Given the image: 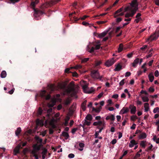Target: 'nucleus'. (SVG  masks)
<instances>
[{
	"instance_id": "nucleus-1",
	"label": "nucleus",
	"mask_w": 159,
	"mask_h": 159,
	"mask_svg": "<svg viewBox=\"0 0 159 159\" xmlns=\"http://www.w3.org/2000/svg\"><path fill=\"white\" fill-rule=\"evenodd\" d=\"M77 92V90L75 87L74 82H71L65 91L64 93L71 97L75 96Z\"/></svg>"
},
{
	"instance_id": "nucleus-2",
	"label": "nucleus",
	"mask_w": 159,
	"mask_h": 159,
	"mask_svg": "<svg viewBox=\"0 0 159 159\" xmlns=\"http://www.w3.org/2000/svg\"><path fill=\"white\" fill-rule=\"evenodd\" d=\"M43 146L42 144H38L36 143L33 145V149L31 151V153L35 158V159H39L38 155L39 154L40 152H39L40 150L41 147Z\"/></svg>"
},
{
	"instance_id": "nucleus-3",
	"label": "nucleus",
	"mask_w": 159,
	"mask_h": 159,
	"mask_svg": "<svg viewBox=\"0 0 159 159\" xmlns=\"http://www.w3.org/2000/svg\"><path fill=\"white\" fill-rule=\"evenodd\" d=\"M130 6L126 7L125 9V11L128 10H134L136 9V11L138 9V4L137 0H133L131 3H130Z\"/></svg>"
},
{
	"instance_id": "nucleus-4",
	"label": "nucleus",
	"mask_w": 159,
	"mask_h": 159,
	"mask_svg": "<svg viewBox=\"0 0 159 159\" xmlns=\"http://www.w3.org/2000/svg\"><path fill=\"white\" fill-rule=\"evenodd\" d=\"M91 76L94 79H98L102 82L103 81V80L102 79L103 76L102 75H100L98 70H92L91 72Z\"/></svg>"
},
{
	"instance_id": "nucleus-5",
	"label": "nucleus",
	"mask_w": 159,
	"mask_h": 159,
	"mask_svg": "<svg viewBox=\"0 0 159 159\" xmlns=\"http://www.w3.org/2000/svg\"><path fill=\"white\" fill-rule=\"evenodd\" d=\"M48 119H46L45 117L44 119L45 120H46L45 122V126H46V125L48 123H49V125L52 129H54L56 128V126L54 123L55 119L54 118H52L51 120L48 121V119L49 118H48Z\"/></svg>"
},
{
	"instance_id": "nucleus-6",
	"label": "nucleus",
	"mask_w": 159,
	"mask_h": 159,
	"mask_svg": "<svg viewBox=\"0 0 159 159\" xmlns=\"http://www.w3.org/2000/svg\"><path fill=\"white\" fill-rule=\"evenodd\" d=\"M159 37V31H156L148 39V41H151L157 39Z\"/></svg>"
},
{
	"instance_id": "nucleus-7",
	"label": "nucleus",
	"mask_w": 159,
	"mask_h": 159,
	"mask_svg": "<svg viewBox=\"0 0 159 159\" xmlns=\"http://www.w3.org/2000/svg\"><path fill=\"white\" fill-rule=\"evenodd\" d=\"M34 19L35 20H39L40 19L39 16L43 14V12L40 11H37L34 8Z\"/></svg>"
},
{
	"instance_id": "nucleus-8",
	"label": "nucleus",
	"mask_w": 159,
	"mask_h": 159,
	"mask_svg": "<svg viewBox=\"0 0 159 159\" xmlns=\"http://www.w3.org/2000/svg\"><path fill=\"white\" fill-rule=\"evenodd\" d=\"M80 84L84 92L85 93V91H87V89L88 85V83L85 81L82 80L80 82Z\"/></svg>"
},
{
	"instance_id": "nucleus-9",
	"label": "nucleus",
	"mask_w": 159,
	"mask_h": 159,
	"mask_svg": "<svg viewBox=\"0 0 159 159\" xmlns=\"http://www.w3.org/2000/svg\"><path fill=\"white\" fill-rule=\"evenodd\" d=\"M115 62L114 58L108 60L105 63V65L108 67L112 66Z\"/></svg>"
},
{
	"instance_id": "nucleus-10",
	"label": "nucleus",
	"mask_w": 159,
	"mask_h": 159,
	"mask_svg": "<svg viewBox=\"0 0 159 159\" xmlns=\"http://www.w3.org/2000/svg\"><path fill=\"white\" fill-rule=\"evenodd\" d=\"M46 93V91L43 90L40 93V95L42 97L45 98L46 100L49 99L50 98V96L49 94L46 96L45 95Z\"/></svg>"
},
{
	"instance_id": "nucleus-11",
	"label": "nucleus",
	"mask_w": 159,
	"mask_h": 159,
	"mask_svg": "<svg viewBox=\"0 0 159 159\" xmlns=\"http://www.w3.org/2000/svg\"><path fill=\"white\" fill-rule=\"evenodd\" d=\"M110 30V28H109L108 30H106L102 33L98 34V37L99 38H102L105 37Z\"/></svg>"
},
{
	"instance_id": "nucleus-12",
	"label": "nucleus",
	"mask_w": 159,
	"mask_h": 159,
	"mask_svg": "<svg viewBox=\"0 0 159 159\" xmlns=\"http://www.w3.org/2000/svg\"><path fill=\"white\" fill-rule=\"evenodd\" d=\"M129 11H130L131 12L130 13H126L125 15V17L126 18H128L129 17H132L134 15V14L136 13V9H135L134 10H131Z\"/></svg>"
},
{
	"instance_id": "nucleus-13",
	"label": "nucleus",
	"mask_w": 159,
	"mask_h": 159,
	"mask_svg": "<svg viewBox=\"0 0 159 159\" xmlns=\"http://www.w3.org/2000/svg\"><path fill=\"white\" fill-rule=\"evenodd\" d=\"M141 14L140 13H138L136 15L135 17L136 19L134 20V22L136 23H138L139 22L142 20V19L141 17Z\"/></svg>"
},
{
	"instance_id": "nucleus-14",
	"label": "nucleus",
	"mask_w": 159,
	"mask_h": 159,
	"mask_svg": "<svg viewBox=\"0 0 159 159\" xmlns=\"http://www.w3.org/2000/svg\"><path fill=\"white\" fill-rule=\"evenodd\" d=\"M147 135L145 132H141L138 136V138L139 139H145L147 137Z\"/></svg>"
},
{
	"instance_id": "nucleus-15",
	"label": "nucleus",
	"mask_w": 159,
	"mask_h": 159,
	"mask_svg": "<svg viewBox=\"0 0 159 159\" xmlns=\"http://www.w3.org/2000/svg\"><path fill=\"white\" fill-rule=\"evenodd\" d=\"M115 119V116L114 115L110 114L107 116L106 119L107 120H110L112 121H113Z\"/></svg>"
},
{
	"instance_id": "nucleus-16",
	"label": "nucleus",
	"mask_w": 159,
	"mask_h": 159,
	"mask_svg": "<svg viewBox=\"0 0 159 159\" xmlns=\"http://www.w3.org/2000/svg\"><path fill=\"white\" fill-rule=\"evenodd\" d=\"M137 143L136 142V141L134 139L131 140L129 144V147L130 148L133 147L134 145H136Z\"/></svg>"
},
{
	"instance_id": "nucleus-17",
	"label": "nucleus",
	"mask_w": 159,
	"mask_h": 159,
	"mask_svg": "<svg viewBox=\"0 0 159 159\" xmlns=\"http://www.w3.org/2000/svg\"><path fill=\"white\" fill-rule=\"evenodd\" d=\"M36 124L37 125L42 126L44 125V121L43 120L37 119L36 121Z\"/></svg>"
},
{
	"instance_id": "nucleus-18",
	"label": "nucleus",
	"mask_w": 159,
	"mask_h": 159,
	"mask_svg": "<svg viewBox=\"0 0 159 159\" xmlns=\"http://www.w3.org/2000/svg\"><path fill=\"white\" fill-rule=\"evenodd\" d=\"M139 58L136 59L132 63V66L134 67H136L138 64L139 63Z\"/></svg>"
},
{
	"instance_id": "nucleus-19",
	"label": "nucleus",
	"mask_w": 159,
	"mask_h": 159,
	"mask_svg": "<svg viewBox=\"0 0 159 159\" xmlns=\"http://www.w3.org/2000/svg\"><path fill=\"white\" fill-rule=\"evenodd\" d=\"M130 112L132 114H134L136 112V107L134 106H131L130 107Z\"/></svg>"
},
{
	"instance_id": "nucleus-20",
	"label": "nucleus",
	"mask_w": 159,
	"mask_h": 159,
	"mask_svg": "<svg viewBox=\"0 0 159 159\" xmlns=\"http://www.w3.org/2000/svg\"><path fill=\"white\" fill-rule=\"evenodd\" d=\"M148 77L149 81L150 82H152L154 79V76L153 73H150L148 75Z\"/></svg>"
},
{
	"instance_id": "nucleus-21",
	"label": "nucleus",
	"mask_w": 159,
	"mask_h": 159,
	"mask_svg": "<svg viewBox=\"0 0 159 159\" xmlns=\"http://www.w3.org/2000/svg\"><path fill=\"white\" fill-rule=\"evenodd\" d=\"M129 111V110L128 108H123L120 111V114H124L128 112Z\"/></svg>"
},
{
	"instance_id": "nucleus-22",
	"label": "nucleus",
	"mask_w": 159,
	"mask_h": 159,
	"mask_svg": "<svg viewBox=\"0 0 159 159\" xmlns=\"http://www.w3.org/2000/svg\"><path fill=\"white\" fill-rule=\"evenodd\" d=\"M48 87L50 89L51 91L52 92L55 90L57 89V88L53 84H51L48 86Z\"/></svg>"
},
{
	"instance_id": "nucleus-23",
	"label": "nucleus",
	"mask_w": 159,
	"mask_h": 159,
	"mask_svg": "<svg viewBox=\"0 0 159 159\" xmlns=\"http://www.w3.org/2000/svg\"><path fill=\"white\" fill-rule=\"evenodd\" d=\"M86 102L87 101L85 100L84 101L81 105V108L84 111H85L86 110Z\"/></svg>"
},
{
	"instance_id": "nucleus-24",
	"label": "nucleus",
	"mask_w": 159,
	"mask_h": 159,
	"mask_svg": "<svg viewBox=\"0 0 159 159\" xmlns=\"http://www.w3.org/2000/svg\"><path fill=\"white\" fill-rule=\"evenodd\" d=\"M144 111L147 112L149 110V105L148 103H145L144 104Z\"/></svg>"
},
{
	"instance_id": "nucleus-25",
	"label": "nucleus",
	"mask_w": 159,
	"mask_h": 159,
	"mask_svg": "<svg viewBox=\"0 0 159 159\" xmlns=\"http://www.w3.org/2000/svg\"><path fill=\"white\" fill-rule=\"evenodd\" d=\"M102 108V107L100 106L97 108H96L93 107L92 108V110L93 111H95L96 113H99L101 111Z\"/></svg>"
},
{
	"instance_id": "nucleus-26",
	"label": "nucleus",
	"mask_w": 159,
	"mask_h": 159,
	"mask_svg": "<svg viewBox=\"0 0 159 159\" xmlns=\"http://www.w3.org/2000/svg\"><path fill=\"white\" fill-rule=\"evenodd\" d=\"M122 68L120 64H118L116 66L115 68L114 69V70L115 71H119L122 69Z\"/></svg>"
},
{
	"instance_id": "nucleus-27",
	"label": "nucleus",
	"mask_w": 159,
	"mask_h": 159,
	"mask_svg": "<svg viewBox=\"0 0 159 159\" xmlns=\"http://www.w3.org/2000/svg\"><path fill=\"white\" fill-rule=\"evenodd\" d=\"M103 122H102V121H96L94 122L93 123V125L94 126H97V125H99L100 126H101V125L103 124Z\"/></svg>"
},
{
	"instance_id": "nucleus-28",
	"label": "nucleus",
	"mask_w": 159,
	"mask_h": 159,
	"mask_svg": "<svg viewBox=\"0 0 159 159\" xmlns=\"http://www.w3.org/2000/svg\"><path fill=\"white\" fill-rule=\"evenodd\" d=\"M35 139L37 141L38 143H40V144H42L43 140L42 139L40 138L38 136H36L35 137Z\"/></svg>"
},
{
	"instance_id": "nucleus-29",
	"label": "nucleus",
	"mask_w": 159,
	"mask_h": 159,
	"mask_svg": "<svg viewBox=\"0 0 159 159\" xmlns=\"http://www.w3.org/2000/svg\"><path fill=\"white\" fill-rule=\"evenodd\" d=\"M95 49V48L93 47H92L90 49L89 45L87 46V50L90 53L94 52Z\"/></svg>"
},
{
	"instance_id": "nucleus-30",
	"label": "nucleus",
	"mask_w": 159,
	"mask_h": 159,
	"mask_svg": "<svg viewBox=\"0 0 159 159\" xmlns=\"http://www.w3.org/2000/svg\"><path fill=\"white\" fill-rule=\"evenodd\" d=\"M79 145L80 148L79 149V150L80 151H82L84 147V143H79Z\"/></svg>"
},
{
	"instance_id": "nucleus-31",
	"label": "nucleus",
	"mask_w": 159,
	"mask_h": 159,
	"mask_svg": "<svg viewBox=\"0 0 159 159\" xmlns=\"http://www.w3.org/2000/svg\"><path fill=\"white\" fill-rule=\"evenodd\" d=\"M123 49V45L122 43L120 44L118 49V52L119 53L121 52Z\"/></svg>"
},
{
	"instance_id": "nucleus-32",
	"label": "nucleus",
	"mask_w": 159,
	"mask_h": 159,
	"mask_svg": "<svg viewBox=\"0 0 159 159\" xmlns=\"http://www.w3.org/2000/svg\"><path fill=\"white\" fill-rule=\"evenodd\" d=\"M106 124L105 122H103V124L101 125L102 127L99 128V133H100L102 130L105 128Z\"/></svg>"
},
{
	"instance_id": "nucleus-33",
	"label": "nucleus",
	"mask_w": 159,
	"mask_h": 159,
	"mask_svg": "<svg viewBox=\"0 0 159 159\" xmlns=\"http://www.w3.org/2000/svg\"><path fill=\"white\" fill-rule=\"evenodd\" d=\"M62 135L65 137L66 139H68L69 137V134L67 132H66L63 131L62 132Z\"/></svg>"
},
{
	"instance_id": "nucleus-34",
	"label": "nucleus",
	"mask_w": 159,
	"mask_h": 159,
	"mask_svg": "<svg viewBox=\"0 0 159 159\" xmlns=\"http://www.w3.org/2000/svg\"><path fill=\"white\" fill-rule=\"evenodd\" d=\"M6 76H7V73H6V71L5 70L2 71L1 74V75H0L1 77L2 78H5L6 77Z\"/></svg>"
},
{
	"instance_id": "nucleus-35",
	"label": "nucleus",
	"mask_w": 159,
	"mask_h": 159,
	"mask_svg": "<svg viewBox=\"0 0 159 159\" xmlns=\"http://www.w3.org/2000/svg\"><path fill=\"white\" fill-rule=\"evenodd\" d=\"M146 141H142L140 143V145L143 148H145L146 146Z\"/></svg>"
},
{
	"instance_id": "nucleus-36",
	"label": "nucleus",
	"mask_w": 159,
	"mask_h": 159,
	"mask_svg": "<svg viewBox=\"0 0 159 159\" xmlns=\"http://www.w3.org/2000/svg\"><path fill=\"white\" fill-rule=\"evenodd\" d=\"M21 131V129L20 128L18 127L17 128V130L15 132V134L16 136H18L20 133Z\"/></svg>"
},
{
	"instance_id": "nucleus-37",
	"label": "nucleus",
	"mask_w": 159,
	"mask_h": 159,
	"mask_svg": "<svg viewBox=\"0 0 159 159\" xmlns=\"http://www.w3.org/2000/svg\"><path fill=\"white\" fill-rule=\"evenodd\" d=\"M71 102V100L69 98L66 99L64 102V104L65 105H67L70 104Z\"/></svg>"
},
{
	"instance_id": "nucleus-38",
	"label": "nucleus",
	"mask_w": 159,
	"mask_h": 159,
	"mask_svg": "<svg viewBox=\"0 0 159 159\" xmlns=\"http://www.w3.org/2000/svg\"><path fill=\"white\" fill-rule=\"evenodd\" d=\"M92 119V117L90 114L88 115L85 117V119L88 120L90 121Z\"/></svg>"
},
{
	"instance_id": "nucleus-39",
	"label": "nucleus",
	"mask_w": 159,
	"mask_h": 159,
	"mask_svg": "<svg viewBox=\"0 0 159 159\" xmlns=\"http://www.w3.org/2000/svg\"><path fill=\"white\" fill-rule=\"evenodd\" d=\"M143 101L145 102H148L149 101V98L148 97L146 96H143L142 97Z\"/></svg>"
},
{
	"instance_id": "nucleus-40",
	"label": "nucleus",
	"mask_w": 159,
	"mask_h": 159,
	"mask_svg": "<svg viewBox=\"0 0 159 159\" xmlns=\"http://www.w3.org/2000/svg\"><path fill=\"white\" fill-rule=\"evenodd\" d=\"M95 91L93 87H91L90 89L87 91H85V93H91L94 92Z\"/></svg>"
},
{
	"instance_id": "nucleus-41",
	"label": "nucleus",
	"mask_w": 159,
	"mask_h": 159,
	"mask_svg": "<svg viewBox=\"0 0 159 159\" xmlns=\"http://www.w3.org/2000/svg\"><path fill=\"white\" fill-rule=\"evenodd\" d=\"M52 108H50L48 109L47 111V114L46 115V117L48 118L50 116V113L52 111Z\"/></svg>"
},
{
	"instance_id": "nucleus-42",
	"label": "nucleus",
	"mask_w": 159,
	"mask_h": 159,
	"mask_svg": "<svg viewBox=\"0 0 159 159\" xmlns=\"http://www.w3.org/2000/svg\"><path fill=\"white\" fill-rule=\"evenodd\" d=\"M134 54V52L133 51L129 53H128L127 55V57L128 58H131L133 56V55Z\"/></svg>"
},
{
	"instance_id": "nucleus-43",
	"label": "nucleus",
	"mask_w": 159,
	"mask_h": 159,
	"mask_svg": "<svg viewBox=\"0 0 159 159\" xmlns=\"http://www.w3.org/2000/svg\"><path fill=\"white\" fill-rule=\"evenodd\" d=\"M39 2V1L38 0H35V2H32L31 3V6L33 7H34L35 5L37 4Z\"/></svg>"
},
{
	"instance_id": "nucleus-44",
	"label": "nucleus",
	"mask_w": 159,
	"mask_h": 159,
	"mask_svg": "<svg viewBox=\"0 0 159 159\" xmlns=\"http://www.w3.org/2000/svg\"><path fill=\"white\" fill-rule=\"evenodd\" d=\"M56 102L55 101H53L52 102L51 104H48V105L49 107H52L55 104Z\"/></svg>"
},
{
	"instance_id": "nucleus-45",
	"label": "nucleus",
	"mask_w": 159,
	"mask_h": 159,
	"mask_svg": "<svg viewBox=\"0 0 159 159\" xmlns=\"http://www.w3.org/2000/svg\"><path fill=\"white\" fill-rule=\"evenodd\" d=\"M124 15V13L123 12H121L119 14H114V17L115 18H117L118 16H122Z\"/></svg>"
},
{
	"instance_id": "nucleus-46",
	"label": "nucleus",
	"mask_w": 159,
	"mask_h": 159,
	"mask_svg": "<svg viewBox=\"0 0 159 159\" xmlns=\"http://www.w3.org/2000/svg\"><path fill=\"white\" fill-rule=\"evenodd\" d=\"M84 124L85 125H90L91 122L89 120L88 121L87 120L84 119Z\"/></svg>"
},
{
	"instance_id": "nucleus-47",
	"label": "nucleus",
	"mask_w": 159,
	"mask_h": 159,
	"mask_svg": "<svg viewBox=\"0 0 159 159\" xmlns=\"http://www.w3.org/2000/svg\"><path fill=\"white\" fill-rule=\"evenodd\" d=\"M82 67V66L80 65H78L74 67H72L71 68H75V69H80Z\"/></svg>"
},
{
	"instance_id": "nucleus-48",
	"label": "nucleus",
	"mask_w": 159,
	"mask_h": 159,
	"mask_svg": "<svg viewBox=\"0 0 159 159\" xmlns=\"http://www.w3.org/2000/svg\"><path fill=\"white\" fill-rule=\"evenodd\" d=\"M88 16L86 15L84 16L83 17H81L80 18H79V19H77L76 18H75L76 20H78L80 19H81V20H84Z\"/></svg>"
},
{
	"instance_id": "nucleus-49",
	"label": "nucleus",
	"mask_w": 159,
	"mask_h": 159,
	"mask_svg": "<svg viewBox=\"0 0 159 159\" xmlns=\"http://www.w3.org/2000/svg\"><path fill=\"white\" fill-rule=\"evenodd\" d=\"M153 112L154 113L159 112V108L157 107L154 108L153 110Z\"/></svg>"
},
{
	"instance_id": "nucleus-50",
	"label": "nucleus",
	"mask_w": 159,
	"mask_h": 159,
	"mask_svg": "<svg viewBox=\"0 0 159 159\" xmlns=\"http://www.w3.org/2000/svg\"><path fill=\"white\" fill-rule=\"evenodd\" d=\"M47 153V150L45 148H44L42 153V155H46V154Z\"/></svg>"
},
{
	"instance_id": "nucleus-51",
	"label": "nucleus",
	"mask_w": 159,
	"mask_h": 159,
	"mask_svg": "<svg viewBox=\"0 0 159 159\" xmlns=\"http://www.w3.org/2000/svg\"><path fill=\"white\" fill-rule=\"evenodd\" d=\"M19 149H18V148H16V147L14 150V152L15 153V155H16L17 153H19Z\"/></svg>"
},
{
	"instance_id": "nucleus-52",
	"label": "nucleus",
	"mask_w": 159,
	"mask_h": 159,
	"mask_svg": "<svg viewBox=\"0 0 159 159\" xmlns=\"http://www.w3.org/2000/svg\"><path fill=\"white\" fill-rule=\"evenodd\" d=\"M19 1V0H10L9 3H10L14 4Z\"/></svg>"
},
{
	"instance_id": "nucleus-53",
	"label": "nucleus",
	"mask_w": 159,
	"mask_h": 159,
	"mask_svg": "<svg viewBox=\"0 0 159 159\" xmlns=\"http://www.w3.org/2000/svg\"><path fill=\"white\" fill-rule=\"evenodd\" d=\"M47 130H45L41 132V134L42 135L43 137L47 133Z\"/></svg>"
},
{
	"instance_id": "nucleus-54",
	"label": "nucleus",
	"mask_w": 159,
	"mask_h": 159,
	"mask_svg": "<svg viewBox=\"0 0 159 159\" xmlns=\"http://www.w3.org/2000/svg\"><path fill=\"white\" fill-rule=\"evenodd\" d=\"M125 81V79H123L119 83L120 86H123L124 84Z\"/></svg>"
},
{
	"instance_id": "nucleus-55",
	"label": "nucleus",
	"mask_w": 159,
	"mask_h": 159,
	"mask_svg": "<svg viewBox=\"0 0 159 159\" xmlns=\"http://www.w3.org/2000/svg\"><path fill=\"white\" fill-rule=\"evenodd\" d=\"M75 157V155L73 153H70L68 155V157L70 158H72Z\"/></svg>"
},
{
	"instance_id": "nucleus-56",
	"label": "nucleus",
	"mask_w": 159,
	"mask_h": 159,
	"mask_svg": "<svg viewBox=\"0 0 159 159\" xmlns=\"http://www.w3.org/2000/svg\"><path fill=\"white\" fill-rule=\"evenodd\" d=\"M89 59V58H84L82 60L81 62H85L88 61Z\"/></svg>"
},
{
	"instance_id": "nucleus-57",
	"label": "nucleus",
	"mask_w": 159,
	"mask_h": 159,
	"mask_svg": "<svg viewBox=\"0 0 159 159\" xmlns=\"http://www.w3.org/2000/svg\"><path fill=\"white\" fill-rule=\"evenodd\" d=\"M154 75L155 77H157L159 75V72L158 70H156L154 72Z\"/></svg>"
},
{
	"instance_id": "nucleus-58",
	"label": "nucleus",
	"mask_w": 159,
	"mask_h": 159,
	"mask_svg": "<svg viewBox=\"0 0 159 159\" xmlns=\"http://www.w3.org/2000/svg\"><path fill=\"white\" fill-rule=\"evenodd\" d=\"M42 110L40 108H39L38 111V114L39 115H41L42 114Z\"/></svg>"
},
{
	"instance_id": "nucleus-59",
	"label": "nucleus",
	"mask_w": 159,
	"mask_h": 159,
	"mask_svg": "<svg viewBox=\"0 0 159 159\" xmlns=\"http://www.w3.org/2000/svg\"><path fill=\"white\" fill-rule=\"evenodd\" d=\"M118 97V95L117 94H116L113 95L112 96V98L115 99H117Z\"/></svg>"
},
{
	"instance_id": "nucleus-60",
	"label": "nucleus",
	"mask_w": 159,
	"mask_h": 159,
	"mask_svg": "<svg viewBox=\"0 0 159 159\" xmlns=\"http://www.w3.org/2000/svg\"><path fill=\"white\" fill-rule=\"evenodd\" d=\"M117 142V140L116 139H114L112 140V141L111 142V143L112 144H116Z\"/></svg>"
},
{
	"instance_id": "nucleus-61",
	"label": "nucleus",
	"mask_w": 159,
	"mask_h": 159,
	"mask_svg": "<svg viewBox=\"0 0 159 159\" xmlns=\"http://www.w3.org/2000/svg\"><path fill=\"white\" fill-rule=\"evenodd\" d=\"M103 92H102L100 93L98 96V98H100L103 95Z\"/></svg>"
},
{
	"instance_id": "nucleus-62",
	"label": "nucleus",
	"mask_w": 159,
	"mask_h": 159,
	"mask_svg": "<svg viewBox=\"0 0 159 159\" xmlns=\"http://www.w3.org/2000/svg\"><path fill=\"white\" fill-rule=\"evenodd\" d=\"M58 87L60 89H62L64 87V86L62 84H59L58 85Z\"/></svg>"
},
{
	"instance_id": "nucleus-63",
	"label": "nucleus",
	"mask_w": 159,
	"mask_h": 159,
	"mask_svg": "<svg viewBox=\"0 0 159 159\" xmlns=\"http://www.w3.org/2000/svg\"><path fill=\"white\" fill-rule=\"evenodd\" d=\"M131 75V73L130 72H126L125 74V77H129Z\"/></svg>"
},
{
	"instance_id": "nucleus-64",
	"label": "nucleus",
	"mask_w": 159,
	"mask_h": 159,
	"mask_svg": "<svg viewBox=\"0 0 159 159\" xmlns=\"http://www.w3.org/2000/svg\"><path fill=\"white\" fill-rule=\"evenodd\" d=\"M136 124H133L132 126L130 127V129H134L135 128Z\"/></svg>"
}]
</instances>
